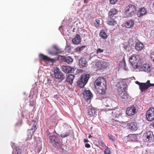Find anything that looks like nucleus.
Wrapping results in <instances>:
<instances>
[{"label": "nucleus", "instance_id": "obj_1", "mask_svg": "<svg viewBox=\"0 0 154 154\" xmlns=\"http://www.w3.org/2000/svg\"><path fill=\"white\" fill-rule=\"evenodd\" d=\"M94 85L96 91L99 94H104L106 88V83L104 79L98 78L95 81Z\"/></svg>", "mask_w": 154, "mask_h": 154}, {"label": "nucleus", "instance_id": "obj_2", "mask_svg": "<svg viewBox=\"0 0 154 154\" xmlns=\"http://www.w3.org/2000/svg\"><path fill=\"white\" fill-rule=\"evenodd\" d=\"M129 60L134 69H136L140 66L141 64L139 55H132L129 57Z\"/></svg>", "mask_w": 154, "mask_h": 154}, {"label": "nucleus", "instance_id": "obj_3", "mask_svg": "<svg viewBox=\"0 0 154 154\" xmlns=\"http://www.w3.org/2000/svg\"><path fill=\"white\" fill-rule=\"evenodd\" d=\"M50 142L57 149H61L62 143L57 136H52L49 137Z\"/></svg>", "mask_w": 154, "mask_h": 154}, {"label": "nucleus", "instance_id": "obj_4", "mask_svg": "<svg viewBox=\"0 0 154 154\" xmlns=\"http://www.w3.org/2000/svg\"><path fill=\"white\" fill-rule=\"evenodd\" d=\"M54 73L55 78L60 80H63L65 78V76L59 68L57 66H54L52 69Z\"/></svg>", "mask_w": 154, "mask_h": 154}, {"label": "nucleus", "instance_id": "obj_5", "mask_svg": "<svg viewBox=\"0 0 154 154\" xmlns=\"http://www.w3.org/2000/svg\"><path fill=\"white\" fill-rule=\"evenodd\" d=\"M90 77L89 74L82 75L80 79L78 82V85L81 88L83 87L87 84Z\"/></svg>", "mask_w": 154, "mask_h": 154}, {"label": "nucleus", "instance_id": "obj_6", "mask_svg": "<svg viewBox=\"0 0 154 154\" xmlns=\"http://www.w3.org/2000/svg\"><path fill=\"white\" fill-rule=\"evenodd\" d=\"M125 13L127 16L128 17H131L134 14L136 11L135 6L132 5H130L125 8Z\"/></svg>", "mask_w": 154, "mask_h": 154}, {"label": "nucleus", "instance_id": "obj_7", "mask_svg": "<svg viewBox=\"0 0 154 154\" xmlns=\"http://www.w3.org/2000/svg\"><path fill=\"white\" fill-rule=\"evenodd\" d=\"M138 111L137 107L136 105H133L127 109L126 110V114L129 116L134 115Z\"/></svg>", "mask_w": 154, "mask_h": 154}, {"label": "nucleus", "instance_id": "obj_8", "mask_svg": "<svg viewBox=\"0 0 154 154\" xmlns=\"http://www.w3.org/2000/svg\"><path fill=\"white\" fill-rule=\"evenodd\" d=\"M154 86V84H151L150 83V81L148 80L146 83H141L140 84L139 88L142 92H144L151 86Z\"/></svg>", "mask_w": 154, "mask_h": 154}, {"label": "nucleus", "instance_id": "obj_9", "mask_svg": "<svg viewBox=\"0 0 154 154\" xmlns=\"http://www.w3.org/2000/svg\"><path fill=\"white\" fill-rule=\"evenodd\" d=\"M146 118L147 120L150 121L154 120V108H150L147 111Z\"/></svg>", "mask_w": 154, "mask_h": 154}, {"label": "nucleus", "instance_id": "obj_10", "mask_svg": "<svg viewBox=\"0 0 154 154\" xmlns=\"http://www.w3.org/2000/svg\"><path fill=\"white\" fill-rule=\"evenodd\" d=\"M117 87V90L118 94L122 91H125V89L126 87V83L124 82L120 81L116 85Z\"/></svg>", "mask_w": 154, "mask_h": 154}, {"label": "nucleus", "instance_id": "obj_11", "mask_svg": "<svg viewBox=\"0 0 154 154\" xmlns=\"http://www.w3.org/2000/svg\"><path fill=\"white\" fill-rule=\"evenodd\" d=\"M154 137L152 133L148 131L144 133L143 136V140L145 142L150 141L152 140Z\"/></svg>", "mask_w": 154, "mask_h": 154}, {"label": "nucleus", "instance_id": "obj_12", "mask_svg": "<svg viewBox=\"0 0 154 154\" xmlns=\"http://www.w3.org/2000/svg\"><path fill=\"white\" fill-rule=\"evenodd\" d=\"M52 48L53 49V51L48 50V52L51 55L55 56L57 55L61 52V50L59 47L56 45H54L52 46Z\"/></svg>", "mask_w": 154, "mask_h": 154}, {"label": "nucleus", "instance_id": "obj_13", "mask_svg": "<svg viewBox=\"0 0 154 154\" xmlns=\"http://www.w3.org/2000/svg\"><path fill=\"white\" fill-rule=\"evenodd\" d=\"M61 69L66 73H72L74 71V69L69 66H63L61 67Z\"/></svg>", "mask_w": 154, "mask_h": 154}, {"label": "nucleus", "instance_id": "obj_14", "mask_svg": "<svg viewBox=\"0 0 154 154\" xmlns=\"http://www.w3.org/2000/svg\"><path fill=\"white\" fill-rule=\"evenodd\" d=\"M84 98L88 100L91 99L92 97V94L90 91L85 90L83 93Z\"/></svg>", "mask_w": 154, "mask_h": 154}, {"label": "nucleus", "instance_id": "obj_15", "mask_svg": "<svg viewBox=\"0 0 154 154\" xmlns=\"http://www.w3.org/2000/svg\"><path fill=\"white\" fill-rule=\"evenodd\" d=\"M144 47V45L141 42L136 43L135 45V49L137 51L142 50Z\"/></svg>", "mask_w": 154, "mask_h": 154}, {"label": "nucleus", "instance_id": "obj_16", "mask_svg": "<svg viewBox=\"0 0 154 154\" xmlns=\"http://www.w3.org/2000/svg\"><path fill=\"white\" fill-rule=\"evenodd\" d=\"M128 127L130 129L133 130H136L138 128L137 124L135 122H131L130 123L128 124Z\"/></svg>", "mask_w": 154, "mask_h": 154}, {"label": "nucleus", "instance_id": "obj_17", "mask_svg": "<svg viewBox=\"0 0 154 154\" xmlns=\"http://www.w3.org/2000/svg\"><path fill=\"white\" fill-rule=\"evenodd\" d=\"M81 38L80 35L78 34H77L75 38L72 40L73 43L74 44H79L81 42Z\"/></svg>", "mask_w": 154, "mask_h": 154}, {"label": "nucleus", "instance_id": "obj_18", "mask_svg": "<svg viewBox=\"0 0 154 154\" xmlns=\"http://www.w3.org/2000/svg\"><path fill=\"white\" fill-rule=\"evenodd\" d=\"M118 94L120 98L122 99H126L129 98V97L128 94L125 91L118 93Z\"/></svg>", "mask_w": 154, "mask_h": 154}, {"label": "nucleus", "instance_id": "obj_19", "mask_svg": "<svg viewBox=\"0 0 154 154\" xmlns=\"http://www.w3.org/2000/svg\"><path fill=\"white\" fill-rule=\"evenodd\" d=\"M111 101L110 99H104L103 102V105L106 107H110L112 106Z\"/></svg>", "mask_w": 154, "mask_h": 154}, {"label": "nucleus", "instance_id": "obj_20", "mask_svg": "<svg viewBox=\"0 0 154 154\" xmlns=\"http://www.w3.org/2000/svg\"><path fill=\"white\" fill-rule=\"evenodd\" d=\"M62 59L64 62L67 63L68 64H70L73 62L72 59L69 57L63 56L62 57Z\"/></svg>", "mask_w": 154, "mask_h": 154}, {"label": "nucleus", "instance_id": "obj_21", "mask_svg": "<svg viewBox=\"0 0 154 154\" xmlns=\"http://www.w3.org/2000/svg\"><path fill=\"white\" fill-rule=\"evenodd\" d=\"M147 13V11L146 9L143 8H140L137 13V15L138 16L140 17L145 14Z\"/></svg>", "mask_w": 154, "mask_h": 154}, {"label": "nucleus", "instance_id": "obj_22", "mask_svg": "<svg viewBox=\"0 0 154 154\" xmlns=\"http://www.w3.org/2000/svg\"><path fill=\"white\" fill-rule=\"evenodd\" d=\"M86 61L85 58H82L79 60V66L81 68L84 67L86 64Z\"/></svg>", "mask_w": 154, "mask_h": 154}, {"label": "nucleus", "instance_id": "obj_23", "mask_svg": "<svg viewBox=\"0 0 154 154\" xmlns=\"http://www.w3.org/2000/svg\"><path fill=\"white\" fill-rule=\"evenodd\" d=\"M74 78V75L72 74H69L66 78L67 81L69 82L70 84L72 85L73 83V80Z\"/></svg>", "mask_w": 154, "mask_h": 154}, {"label": "nucleus", "instance_id": "obj_24", "mask_svg": "<svg viewBox=\"0 0 154 154\" xmlns=\"http://www.w3.org/2000/svg\"><path fill=\"white\" fill-rule=\"evenodd\" d=\"M141 68L143 70L147 72H149L151 70L149 65L147 64H143Z\"/></svg>", "mask_w": 154, "mask_h": 154}, {"label": "nucleus", "instance_id": "obj_25", "mask_svg": "<svg viewBox=\"0 0 154 154\" xmlns=\"http://www.w3.org/2000/svg\"><path fill=\"white\" fill-rule=\"evenodd\" d=\"M134 24V22L132 20L127 21L125 23V26L127 28H130L132 27Z\"/></svg>", "mask_w": 154, "mask_h": 154}, {"label": "nucleus", "instance_id": "obj_26", "mask_svg": "<svg viewBox=\"0 0 154 154\" xmlns=\"http://www.w3.org/2000/svg\"><path fill=\"white\" fill-rule=\"evenodd\" d=\"M40 59L43 60L48 61L51 60V59L46 56L42 54H40L39 55Z\"/></svg>", "mask_w": 154, "mask_h": 154}, {"label": "nucleus", "instance_id": "obj_27", "mask_svg": "<svg viewBox=\"0 0 154 154\" xmlns=\"http://www.w3.org/2000/svg\"><path fill=\"white\" fill-rule=\"evenodd\" d=\"M131 140L133 141H137L138 138H139V136L138 134H131L130 136Z\"/></svg>", "mask_w": 154, "mask_h": 154}, {"label": "nucleus", "instance_id": "obj_28", "mask_svg": "<svg viewBox=\"0 0 154 154\" xmlns=\"http://www.w3.org/2000/svg\"><path fill=\"white\" fill-rule=\"evenodd\" d=\"M88 114L90 116H94L96 113V111L93 108H91L88 109Z\"/></svg>", "mask_w": 154, "mask_h": 154}, {"label": "nucleus", "instance_id": "obj_29", "mask_svg": "<svg viewBox=\"0 0 154 154\" xmlns=\"http://www.w3.org/2000/svg\"><path fill=\"white\" fill-rule=\"evenodd\" d=\"M108 19L106 23L107 24L109 25L113 26L116 24V20L113 19H111V18Z\"/></svg>", "mask_w": 154, "mask_h": 154}, {"label": "nucleus", "instance_id": "obj_30", "mask_svg": "<svg viewBox=\"0 0 154 154\" xmlns=\"http://www.w3.org/2000/svg\"><path fill=\"white\" fill-rule=\"evenodd\" d=\"M117 12V11L115 8L112 9L109 12V18H111L113 17Z\"/></svg>", "mask_w": 154, "mask_h": 154}, {"label": "nucleus", "instance_id": "obj_31", "mask_svg": "<svg viewBox=\"0 0 154 154\" xmlns=\"http://www.w3.org/2000/svg\"><path fill=\"white\" fill-rule=\"evenodd\" d=\"M99 35L100 37L104 39L106 38L107 37L106 32L103 30H101Z\"/></svg>", "mask_w": 154, "mask_h": 154}, {"label": "nucleus", "instance_id": "obj_32", "mask_svg": "<svg viewBox=\"0 0 154 154\" xmlns=\"http://www.w3.org/2000/svg\"><path fill=\"white\" fill-rule=\"evenodd\" d=\"M103 63V61L100 60L96 63V66L98 69H103V66H102Z\"/></svg>", "mask_w": 154, "mask_h": 154}, {"label": "nucleus", "instance_id": "obj_33", "mask_svg": "<svg viewBox=\"0 0 154 154\" xmlns=\"http://www.w3.org/2000/svg\"><path fill=\"white\" fill-rule=\"evenodd\" d=\"M102 23V20H101L99 19H96L95 22H94V24L95 26L97 27L99 26L101 24V23Z\"/></svg>", "mask_w": 154, "mask_h": 154}, {"label": "nucleus", "instance_id": "obj_34", "mask_svg": "<svg viewBox=\"0 0 154 154\" xmlns=\"http://www.w3.org/2000/svg\"><path fill=\"white\" fill-rule=\"evenodd\" d=\"M106 148L104 151V154H111V149L108 147H106Z\"/></svg>", "mask_w": 154, "mask_h": 154}, {"label": "nucleus", "instance_id": "obj_35", "mask_svg": "<svg viewBox=\"0 0 154 154\" xmlns=\"http://www.w3.org/2000/svg\"><path fill=\"white\" fill-rule=\"evenodd\" d=\"M85 47V46L79 47L75 48V50L77 52H80L82 51Z\"/></svg>", "mask_w": 154, "mask_h": 154}, {"label": "nucleus", "instance_id": "obj_36", "mask_svg": "<svg viewBox=\"0 0 154 154\" xmlns=\"http://www.w3.org/2000/svg\"><path fill=\"white\" fill-rule=\"evenodd\" d=\"M69 134V131H68L67 132H66L65 133L62 134L60 135V137L62 138H64L68 136Z\"/></svg>", "mask_w": 154, "mask_h": 154}, {"label": "nucleus", "instance_id": "obj_37", "mask_svg": "<svg viewBox=\"0 0 154 154\" xmlns=\"http://www.w3.org/2000/svg\"><path fill=\"white\" fill-rule=\"evenodd\" d=\"M103 63H102L103 69L106 68L108 65V61H103Z\"/></svg>", "mask_w": 154, "mask_h": 154}, {"label": "nucleus", "instance_id": "obj_38", "mask_svg": "<svg viewBox=\"0 0 154 154\" xmlns=\"http://www.w3.org/2000/svg\"><path fill=\"white\" fill-rule=\"evenodd\" d=\"M99 145L101 146H102L103 148H106L107 147L106 145V144L104 143L102 141H100L99 142Z\"/></svg>", "mask_w": 154, "mask_h": 154}, {"label": "nucleus", "instance_id": "obj_39", "mask_svg": "<svg viewBox=\"0 0 154 154\" xmlns=\"http://www.w3.org/2000/svg\"><path fill=\"white\" fill-rule=\"evenodd\" d=\"M108 136L110 140H111L113 141H114L115 140V137L112 135L110 134H109Z\"/></svg>", "mask_w": 154, "mask_h": 154}, {"label": "nucleus", "instance_id": "obj_40", "mask_svg": "<svg viewBox=\"0 0 154 154\" xmlns=\"http://www.w3.org/2000/svg\"><path fill=\"white\" fill-rule=\"evenodd\" d=\"M111 122H112V124L113 125H116L118 124V121H117L116 120L113 119L111 120Z\"/></svg>", "mask_w": 154, "mask_h": 154}, {"label": "nucleus", "instance_id": "obj_41", "mask_svg": "<svg viewBox=\"0 0 154 154\" xmlns=\"http://www.w3.org/2000/svg\"><path fill=\"white\" fill-rule=\"evenodd\" d=\"M103 50L102 49L100 48H98L96 51V53L97 54H98L99 53H101L103 52Z\"/></svg>", "mask_w": 154, "mask_h": 154}, {"label": "nucleus", "instance_id": "obj_42", "mask_svg": "<svg viewBox=\"0 0 154 154\" xmlns=\"http://www.w3.org/2000/svg\"><path fill=\"white\" fill-rule=\"evenodd\" d=\"M150 57L152 60L154 62V51L152 52L150 55Z\"/></svg>", "mask_w": 154, "mask_h": 154}, {"label": "nucleus", "instance_id": "obj_43", "mask_svg": "<svg viewBox=\"0 0 154 154\" xmlns=\"http://www.w3.org/2000/svg\"><path fill=\"white\" fill-rule=\"evenodd\" d=\"M109 1L111 4H114L117 2V0H110Z\"/></svg>", "mask_w": 154, "mask_h": 154}, {"label": "nucleus", "instance_id": "obj_44", "mask_svg": "<svg viewBox=\"0 0 154 154\" xmlns=\"http://www.w3.org/2000/svg\"><path fill=\"white\" fill-rule=\"evenodd\" d=\"M85 147L87 148H89L90 147V145L88 143H86L85 144Z\"/></svg>", "mask_w": 154, "mask_h": 154}, {"label": "nucleus", "instance_id": "obj_45", "mask_svg": "<svg viewBox=\"0 0 154 154\" xmlns=\"http://www.w3.org/2000/svg\"><path fill=\"white\" fill-rule=\"evenodd\" d=\"M36 125H35L33 128H32L30 129L31 130H34V131H35L36 129ZM32 132L33 133L34 131H32Z\"/></svg>", "mask_w": 154, "mask_h": 154}, {"label": "nucleus", "instance_id": "obj_46", "mask_svg": "<svg viewBox=\"0 0 154 154\" xmlns=\"http://www.w3.org/2000/svg\"><path fill=\"white\" fill-rule=\"evenodd\" d=\"M135 83L138 85H140V84L141 83H140L139 82L137 81H136L135 82Z\"/></svg>", "mask_w": 154, "mask_h": 154}, {"label": "nucleus", "instance_id": "obj_47", "mask_svg": "<svg viewBox=\"0 0 154 154\" xmlns=\"http://www.w3.org/2000/svg\"><path fill=\"white\" fill-rule=\"evenodd\" d=\"M87 141H87V140H86V139H85L84 140V142L85 143L87 142Z\"/></svg>", "mask_w": 154, "mask_h": 154}, {"label": "nucleus", "instance_id": "obj_48", "mask_svg": "<svg viewBox=\"0 0 154 154\" xmlns=\"http://www.w3.org/2000/svg\"><path fill=\"white\" fill-rule=\"evenodd\" d=\"M129 41H131V42H133V40L132 39H129Z\"/></svg>", "mask_w": 154, "mask_h": 154}, {"label": "nucleus", "instance_id": "obj_49", "mask_svg": "<svg viewBox=\"0 0 154 154\" xmlns=\"http://www.w3.org/2000/svg\"><path fill=\"white\" fill-rule=\"evenodd\" d=\"M14 144V143H13V144H12V145H11L12 147V148H14V147H14V146L13 145V144Z\"/></svg>", "mask_w": 154, "mask_h": 154}, {"label": "nucleus", "instance_id": "obj_50", "mask_svg": "<svg viewBox=\"0 0 154 154\" xmlns=\"http://www.w3.org/2000/svg\"><path fill=\"white\" fill-rule=\"evenodd\" d=\"M84 2L85 3H87L88 2L87 0H84Z\"/></svg>", "mask_w": 154, "mask_h": 154}, {"label": "nucleus", "instance_id": "obj_51", "mask_svg": "<svg viewBox=\"0 0 154 154\" xmlns=\"http://www.w3.org/2000/svg\"><path fill=\"white\" fill-rule=\"evenodd\" d=\"M112 114H114L115 113V111H113L112 112Z\"/></svg>", "mask_w": 154, "mask_h": 154}, {"label": "nucleus", "instance_id": "obj_52", "mask_svg": "<svg viewBox=\"0 0 154 154\" xmlns=\"http://www.w3.org/2000/svg\"><path fill=\"white\" fill-rule=\"evenodd\" d=\"M91 137V135H89V137H88V138H90Z\"/></svg>", "mask_w": 154, "mask_h": 154}, {"label": "nucleus", "instance_id": "obj_53", "mask_svg": "<svg viewBox=\"0 0 154 154\" xmlns=\"http://www.w3.org/2000/svg\"><path fill=\"white\" fill-rule=\"evenodd\" d=\"M125 70H127V69H127L126 68H125Z\"/></svg>", "mask_w": 154, "mask_h": 154}, {"label": "nucleus", "instance_id": "obj_54", "mask_svg": "<svg viewBox=\"0 0 154 154\" xmlns=\"http://www.w3.org/2000/svg\"><path fill=\"white\" fill-rule=\"evenodd\" d=\"M153 127H154V123H153Z\"/></svg>", "mask_w": 154, "mask_h": 154}, {"label": "nucleus", "instance_id": "obj_55", "mask_svg": "<svg viewBox=\"0 0 154 154\" xmlns=\"http://www.w3.org/2000/svg\"><path fill=\"white\" fill-rule=\"evenodd\" d=\"M125 49H126V47H125Z\"/></svg>", "mask_w": 154, "mask_h": 154}]
</instances>
